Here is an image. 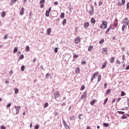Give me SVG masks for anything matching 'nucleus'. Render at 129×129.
I'll list each match as a JSON object with an SVG mask.
<instances>
[{
	"mask_svg": "<svg viewBox=\"0 0 129 129\" xmlns=\"http://www.w3.org/2000/svg\"><path fill=\"white\" fill-rule=\"evenodd\" d=\"M100 28L101 29H107V22L105 21H103L102 22V24L100 25Z\"/></svg>",
	"mask_w": 129,
	"mask_h": 129,
	"instance_id": "f257e3e1",
	"label": "nucleus"
},
{
	"mask_svg": "<svg viewBox=\"0 0 129 129\" xmlns=\"http://www.w3.org/2000/svg\"><path fill=\"white\" fill-rule=\"evenodd\" d=\"M129 20L128 18H126L123 21L121 22V24L123 25L124 24L126 26H128Z\"/></svg>",
	"mask_w": 129,
	"mask_h": 129,
	"instance_id": "f03ea898",
	"label": "nucleus"
},
{
	"mask_svg": "<svg viewBox=\"0 0 129 129\" xmlns=\"http://www.w3.org/2000/svg\"><path fill=\"white\" fill-rule=\"evenodd\" d=\"M89 13H90V16H92V15L94 14V8H93V7L92 6L91 7V8L89 11Z\"/></svg>",
	"mask_w": 129,
	"mask_h": 129,
	"instance_id": "7ed1b4c3",
	"label": "nucleus"
},
{
	"mask_svg": "<svg viewBox=\"0 0 129 129\" xmlns=\"http://www.w3.org/2000/svg\"><path fill=\"white\" fill-rule=\"evenodd\" d=\"M80 37L78 36L76 38L75 40V43H76V44H79V43H80Z\"/></svg>",
	"mask_w": 129,
	"mask_h": 129,
	"instance_id": "20e7f679",
	"label": "nucleus"
},
{
	"mask_svg": "<svg viewBox=\"0 0 129 129\" xmlns=\"http://www.w3.org/2000/svg\"><path fill=\"white\" fill-rule=\"evenodd\" d=\"M51 9H52V8L50 7L49 8L48 10L46 11L45 16L46 17H49V16H50V12H51Z\"/></svg>",
	"mask_w": 129,
	"mask_h": 129,
	"instance_id": "39448f33",
	"label": "nucleus"
},
{
	"mask_svg": "<svg viewBox=\"0 0 129 129\" xmlns=\"http://www.w3.org/2000/svg\"><path fill=\"white\" fill-rule=\"evenodd\" d=\"M87 93V92L86 91L85 92L83 93V94L81 96V99H85V98H86V94Z\"/></svg>",
	"mask_w": 129,
	"mask_h": 129,
	"instance_id": "423d86ee",
	"label": "nucleus"
},
{
	"mask_svg": "<svg viewBox=\"0 0 129 129\" xmlns=\"http://www.w3.org/2000/svg\"><path fill=\"white\" fill-rule=\"evenodd\" d=\"M15 108L16 110V114H19V112H20V110L19 109L21 108V107H20V106L17 107V106H15Z\"/></svg>",
	"mask_w": 129,
	"mask_h": 129,
	"instance_id": "0eeeda50",
	"label": "nucleus"
},
{
	"mask_svg": "<svg viewBox=\"0 0 129 129\" xmlns=\"http://www.w3.org/2000/svg\"><path fill=\"white\" fill-rule=\"evenodd\" d=\"M97 75H98V72L94 73V74H93V75L92 76V78L91 79V81H92V80H93V79H95V77L97 76Z\"/></svg>",
	"mask_w": 129,
	"mask_h": 129,
	"instance_id": "6e6552de",
	"label": "nucleus"
},
{
	"mask_svg": "<svg viewBox=\"0 0 129 129\" xmlns=\"http://www.w3.org/2000/svg\"><path fill=\"white\" fill-rule=\"evenodd\" d=\"M102 52H103V54H105V55H106L107 54V52H108L107 48H106V47L103 48Z\"/></svg>",
	"mask_w": 129,
	"mask_h": 129,
	"instance_id": "1a4fd4ad",
	"label": "nucleus"
},
{
	"mask_svg": "<svg viewBox=\"0 0 129 129\" xmlns=\"http://www.w3.org/2000/svg\"><path fill=\"white\" fill-rule=\"evenodd\" d=\"M62 123L64 126H65L66 128L70 129V127H69V126H68V125L67 124L66 122L65 121L63 120L62 121Z\"/></svg>",
	"mask_w": 129,
	"mask_h": 129,
	"instance_id": "9d476101",
	"label": "nucleus"
},
{
	"mask_svg": "<svg viewBox=\"0 0 129 129\" xmlns=\"http://www.w3.org/2000/svg\"><path fill=\"white\" fill-rule=\"evenodd\" d=\"M75 73L76 74H79V73H80V68H77L75 70Z\"/></svg>",
	"mask_w": 129,
	"mask_h": 129,
	"instance_id": "9b49d317",
	"label": "nucleus"
},
{
	"mask_svg": "<svg viewBox=\"0 0 129 129\" xmlns=\"http://www.w3.org/2000/svg\"><path fill=\"white\" fill-rule=\"evenodd\" d=\"M110 30H111V25H110L109 28L107 29V30L105 32V34L106 35H107V34H108V32H109V31H110Z\"/></svg>",
	"mask_w": 129,
	"mask_h": 129,
	"instance_id": "f8f14e48",
	"label": "nucleus"
},
{
	"mask_svg": "<svg viewBox=\"0 0 129 129\" xmlns=\"http://www.w3.org/2000/svg\"><path fill=\"white\" fill-rule=\"evenodd\" d=\"M59 94L58 92H55L54 93V97L55 98H58L59 97Z\"/></svg>",
	"mask_w": 129,
	"mask_h": 129,
	"instance_id": "ddd939ff",
	"label": "nucleus"
},
{
	"mask_svg": "<svg viewBox=\"0 0 129 129\" xmlns=\"http://www.w3.org/2000/svg\"><path fill=\"white\" fill-rule=\"evenodd\" d=\"M84 28H88V27H89V23L85 22L84 24Z\"/></svg>",
	"mask_w": 129,
	"mask_h": 129,
	"instance_id": "4468645a",
	"label": "nucleus"
},
{
	"mask_svg": "<svg viewBox=\"0 0 129 129\" xmlns=\"http://www.w3.org/2000/svg\"><path fill=\"white\" fill-rule=\"evenodd\" d=\"M24 7H22L21 8V10L20 13L21 16H23V15H24Z\"/></svg>",
	"mask_w": 129,
	"mask_h": 129,
	"instance_id": "2eb2a0df",
	"label": "nucleus"
},
{
	"mask_svg": "<svg viewBox=\"0 0 129 129\" xmlns=\"http://www.w3.org/2000/svg\"><path fill=\"white\" fill-rule=\"evenodd\" d=\"M18 0H11L10 5L11 6H13V5H14L16 2H17Z\"/></svg>",
	"mask_w": 129,
	"mask_h": 129,
	"instance_id": "dca6fc26",
	"label": "nucleus"
},
{
	"mask_svg": "<svg viewBox=\"0 0 129 129\" xmlns=\"http://www.w3.org/2000/svg\"><path fill=\"white\" fill-rule=\"evenodd\" d=\"M88 51L89 52H90L91 51H92V50H93V46L92 45H90L89 48H88Z\"/></svg>",
	"mask_w": 129,
	"mask_h": 129,
	"instance_id": "f3484780",
	"label": "nucleus"
},
{
	"mask_svg": "<svg viewBox=\"0 0 129 129\" xmlns=\"http://www.w3.org/2000/svg\"><path fill=\"white\" fill-rule=\"evenodd\" d=\"M51 28H48L47 30V35H51Z\"/></svg>",
	"mask_w": 129,
	"mask_h": 129,
	"instance_id": "a211bd4d",
	"label": "nucleus"
},
{
	"mask_svg": "<svg viewBox=\"0 0 129 129\" xmlns=\"http://www.w3.org/2000/svg\"><path fill=\"white\" fill-rule=\"evenodd\" d=\"M17 52H18V47H16L14 49L13 53H14V54H15V53H17Z\"/></svg>",
	"mask_w": 129,
	"mask_h": 129,
	"instance_id": "6ab92c4d",
	"label": "nucleus"
},
{
	"mask_svg": "<svg viewBox=\"0 0 129 129\" xmlns=\"http://www.w3.org/2000/svg\"><path fill=\"white\" fill-rule=\"evenodd\" d=\"M95 102H96V100H95V99L93 100V101L90 103L91 105H94V103H95Z\"/></svg>",
	"mask_w": 129,
	"mask_h": 129,
	"instance_id": "aec40b11",
	"label": "nucleus"
},
{
	"mask_svg": "<svg viewBox=\"0 0 129 129\" xmlns=\"http://www.w3.org/2000/svg\"><path fill=\"white\" fill-rule=\"evenodd\" d=\"M101 80V75H99L97 78V81L98 82H99V81H100Z\"/></svg>",
	"mask_w": 129,
	"mask_h": 129,
	"instance_id": "412c9836",
	"label": "nucleus"
},
{
	"mask_svg": "<svg viewBox=\"0 0 129 129\" xmlns=\"http://www.w3.org/2000/svg\"><path fill=\"white\" fill-rule=\"evenodd\" d=\"M1 16H2V18H5V17L6 16V12L3 11L1 14Z\"/></svg>",
	"mask_w": 129,
	"mask_h": 129,
	"instance_id": "4be33fe9",
	"label": "nucleus"
},
{
	"mask_svg": "<svg viewBox=\"0 0 129 129\" xmlns=\"http://www.w3.org/2000/svg\"><path fill=\"white\" fill-rule=\"evenodd\" d=\"M105 67H106V61H105L102 65V69H104V68H105Z\"/></svg>",
	"mask_w": 129,
	"mask_h": 129,
	"instance_id": "5701e85b",
	"label": "nucleus"
},
{
	"mask_svg": "<svg viewBox=\"0 0 129 129\" xmlns=\"http://www.w3.org/2000/svg\"><path fill=\"white\" fill-rule=\"evenodd\" d=\"M110 92H111V90L108 89L106 91V93L107 95H108V94H109L110 93Z\"/></svg>",
	"mask_w": 129,
	"mask_h": 129,
	"instance_id": "b1692460",
	"label": "nucleus"
},
{
	"mask_svg": "<svg viewBox=\"0 0 129 129\" xmlns=\"http://www.w3.org/2000/svg\"><path fill=\"white\" fill-rule=\"evenodd\" d=\"M91 23L92 24H95V19H94V18H92L91 20Z\"/></svg>",
	"mask_w": 129,
	"mask_h": 129,
	"instance_id": "393cba45",
	"label": "nucleus"
},
{
	"mask_svg": "<svg viewBox=\"0 0 129 129\" xmlns=\"http://www.w3.org/2000/svg\"><path fill=\"white\" fill-rule=\"evenodd\" d=\"M65 17V14L64 13H62L60 14V18L61 19H63Z\"/></svg>",
	"mask_w": 129,
	"mask_h": 129,
	"instance_id": "a878e982",
	"label": "nucleus"
},
{
	"mask_svg": "<svg viewBox=\"0 0 129 129\" xmlns=\"http://www.w3.org/2000/svg\"><path fill=\"white\" fill-rule=\"evenodd\" d=\"M14 90L16 94H18V93H19V89L18 88L14 89Z\"/></svg>",
	"mask_w": 129,
	"mask_h": 129,
	"instance_id": "bb28decb",
	"label": "nucleus"
},
{
	"mask_svg": "<svg viewBox=\"0 0 129 129\" xmlns=\"http://www.w3.org/2000/svg\"><path fill=\"white\" fill-rule=\"evenodd\" d=\"M104 126H105V127H108V126H109V124H108V123H104L103 124Z\"/></svg>",
	"mask_w": 129,
	"mask_h": 129,
	"instance_id": "cd10ccee",
	"label": "nucleus"
},
{
	"mask_svg": "<svg viewBox=\"0 0 129 129\" xmlns=\"http://www.w3.org/2000/svg\"><path fill=\"white\" fill-rule=\"evenodd\" d=\"M110 63H113L114 62V57H111L110 60Z\"/></svg>",
	"mask_w": 129,
	"mask_h": 129,
	"instance_id": "c85d7f7f",
	"label": "nucleus"
},
{
	"mask_svg": "<svg viewBox=\"0 0 129 129\" xmlns=\"http://www.w3.org/2000/svg\"><path fill=\"white\" fill-rule=\"evenodd\" d=\"M70 120H74L75 119V116H72L70 118Z\"/></svg>",
	"mask_w": 129,
	"mask_h": 129,
	"instance_id": "c756f323",
	"label": "nucleus"
},
{
	"mask_svg": "<svg viewBox=\"0 0 129 129\" xmlns=\"http://www.w3.org/2000/svg\"><path fill=\"white\" fill-rule=\"evenodd\" d=\"M26 52H29V51H30V47H29V46L26 47Z\"/></svg>",
	"mask_w": 129,
	"mask_h": 129,
	"instance_id": "7c9ffc66",
	"label": "nucleus"
},
{
	"mask_svg": "<svg viewBox=\"0 0 129 129\" xmlns=\"http://www.w3.org/2000/svg\"><path fill=\"white\" fill-rule=\"evenodd\" d=\"M117 113H119V114H124V112L123 111H117Z\"/></svg>",
	"mask_w": 129,
	"mask_h": 129,
	"instance_id": "2f4dec72",
	"label": "nucleus"
},
{
	"mask_svg": "<svg viewBox=\"0 0 129 129\" xmlns=\"http://www.w3.org/2000/svg\"><path fill=\"white\" fill-rule=\"evenodd\" d=\"M125 95V93H124V92L122 91L121 92V95L120 96H124Z\"/></svg>",
	"mask_w": 129,
	"mask_h": 129,
	"instance_id": "473e14b6",
	"label": "nucleus"
},
{
	"mask_svg": "<svg viewBox=\"0 0 129 129\" xmlns=\"http://www.w3.org/2000/svg\"><path fill=\"white\" fill-rule=\"evenodd\" d=\"M104 42V39H102L100 41H99V44H103Z\"/></svg>",
	"mask_w": 129,
	"mask_h": 129,
	"instance_id": "72a5a7b5",
	"label": "nucleus"
},
{
	"mask_svg": "<svg viewBox=\"0 0 129 129\" xmlns=\"http://www.w3.org/2000/svg\"><path fill=\"white\" fill-rule=\"evenodd\" d=\"M107 101H108V98H106L103 103L104 105H105V104H106V103L107 102Z\"/></svg>",
	"mask_w": 129,
	"mask_h": 129,
	"instance_id": "f704fd0d",
	"label": "nucleus"
},
{
	"mask_svg": "<svg viewBox=\"0 0 129 129\" xmlns=\"http://www.w3.org/2000/svg\"><path fill=\"white\" fill-rule=\"evenodd\" d=\"M81 64H82V65L86 64V60H82Z\"/></svg>",
	"mask_w": 129,
	"mask_h": 129,
	"instance_id": "c9c22d12",
	"label": "nucleus"
},
{
	"mask_svg": "<svg viewBox=\"0 0 129 129\" xmlns=\"http://www.w3.org/2000/svg\"><path fill=\"white\" fill-rule=\"evenodd\" d=\"M128 109V107H123L122 109H121V110H127Z\"/></svg>",
	"mask_w": 129,
	"mask_h": 129,
	"instance_id": "e433bc0d",
	"label": "nucleus"
},
{
	"mask_svg": "<svg viewBox=\"0 0 129 129\" xmlns=\"http://www.w3.org/2000/svg\"><path fill=\"white\" fill-rule=\"evenodd\" d=\"M125 115H124L121 116V118H122V119H125L126 118H127V117Z\"/></svg>",
	"mask_w": 129,
	"mask_h": 129,
	"instance_id": "4c0bfd02",
	"label": "nucleus"
},
{
	"mask_svg": "<svg viewBox=\"0 0 129 129\" xmlns=\"http://www.w3.org/2000/svg\"><path fill=\"white\" fill-rule=\"evenodd\" d=\"M78 57H79L78 54H74L73 55V58H76V59H77V58H78Z\"/></svg>",
	"mask_w": 129,
	"mask_h": 129,
	"instance_id": "58836bf2",
	"label": "nucleus"
},
{
	"mask_svg": "<svg viewBox=\"0 0 129 129\" xmlns=\"http://www.w3.org/2000/svg\"><path fill=\"white\" fill-rule=\"evenodd\" d=\"M48 105H49V104H48V102L45 103L44 107V108H46V107H48Z\"/></svg>",
	"mask_w": 129,
	"mask_h": 129,
	"instance_id": "ea45409f",
	"label": "nucleus"
},
{
	"mask_svg": "<svg viewBox=\"0 0 129 129\" xmlns=\"http://www.w3.org/2000/svg\"><path fill=\"white\" fill-rule=\"evenodd\" d=\"M81 116H83V114H81L79 115L78 118L79 119H82V118H81Z\"/></svg>",
	"mask_w": 129,
	"mask_h": 129,
	"instance_id": "a19ab883",
	"label": "nucleus"
},
{
	"mask_svg": "<svg viewBox=\"0 0 129 129\" xmlns=\"http://www.w3.org/2000/svg\"><path fill=\"white\" fill-rule=\"evenodd\" d=\"M21 71H25V66H22L21 67Z\"/></svg>",
	"mask_w": 129,
	"mask_h": 129,
	"instance_id": "79ce46f5",
	"label": "nucleus"
},
{
	"mask_svg": "<svg viewBox=\"0 0 129 129\" xmlns=\"http://www.w3.org/2000/svg\"><path fill=\"white\" fill-rule=\"evenodd\" d=\"M49 76H50V74H49V73L46 74V75H45V78L48 79V78H49Z\"/></svg>",
	"mask_w": 129,
	"mask_h": 129,
	"instance_id": "37998d69",
	"label": "nucleus"
},
{
	"mask_svg": "<svg viewBox=\"0 0 129 129\" xmlns=\"http://www.w3.org/2000/svg\"><path fill=\"white\" fill-rule=\"evenodd\" d=\"M85 88V85H83L81 86V90H84V89Z\"/></svg>",
	"mask_w": 129,
	"mask_h": 129,
	"instance_id": "c03bdc74",
	"label": "nucleus"
},
{
	"mask_svg": "<svg viewBox=\"0 0 129 129\" xmlns=\"http://www.w3.org/2000/svg\"><path fill=\"white\" fill-rule=\"evenodd\" d=\"M125 29V25H123L122 27V31H124V29Z\"/></svg>",
	"mask_w": 129,
	"mask_h": 129,
	"instance_id": "a18cd8bd",
	"label": "nucleus"
},
{
	"mask_svg": "<svg viewBox=\"0 0 129 129\" xmlns=\"http://www.w3.org/2000/svg\"><path fill=\"white\" fill-rule=\"evenodd\" d=\"M66 24V20L65 19H63V22H62V25H65Z\"/></svg>",
	"mask_w": 129,
	"mask_h": 129,
	"instance_id": "49530a36",
	"label": "nucleus"
},
{
	"mask_svg": "<svg viewBox=\"0 0 129 129\" xmlns=\"http://www.w3.org/2000/svg\"><path fill=\"white\" fill-rule=\"evenodd\" d=\"M58 52V48L56 47L54 48V52L57 53Z\"/></svg>",
	"mask_w": 129,
	"mask_h": 129,
	"instance_id": "de8ad7c7",
	"label": "nucleus"
},
{
	"mask_svg": "<svg viewBox=\"0 0 129 129\" xmlns=\"http://www.w3.org/2000/svg\"><path fill=\"white\" fill-rule=\"evenodd\" d=\"M126 10H129V2L127 3Z\"/></svg>",
	"mask_w": 129,
	"mask_h": 129,
	"instance_id": "09e8293b",
	"label": "nucleus"
},
{
	"mask_svg": "<svg viewBox=\"0 0 129 129\" xmlns=\"http://www.w3.org/2000/svg\"><path fill=\"white\" fill-rule=\"evenodd\" d=\"M8 37H9V35H8V34L5 35L4 36V39H5V40H7V39H8Z\"/></svg>",
	"mask_w": 129,
	"mask_h": 129,
	"instance_id": "8fccbe9b",
	"label": "nucleus"
},
{
	"mask_svg": "<svg viewBox=\"0 0 129 129\" xmlns=\"http://www.w3.org/2000/svg\"><path fill=\"white\" fill-rule=\"evenodd\" d=\"M44 3H45V0H41L40 2V4H44Z\"/></svg>",
	"mask_w": 129,
	"mask_h": 129,
	"instance_id": "3c124183",
	"label": "nucleus"
},
{
	"mask_svg": "<svg viewBox=\"0 0 129 129\" xmlns=\"http://www.w3.org/2000/svg\"><path fill=\"white\" fill-rule=\"evenodd\" d=\"M20 59H24V55H21L20 56Z\"/></svg>",
	"mask_w": 129,
	"mask_h": 129,
	"instance_id": "603ef678",
	"label": "nucleus"
},
{
	"mask_svg": "<svg viewBox=\"0 0 129 129\" xmlns=\"http://www.w3.org/2000/svg\"><path fill=\"white\" fill-rule=\"evenodd\" d=\"M122 5H124L125 3V0H121Z\"/></svg>",
	"mask_w": 129,
	"mask_h": 129,
	"instance_id": "864d4df0",
	"label": "nucleus"
},
{
	"mask_svg": "<svg viewBox=\"0 0 129 129\" xmlns=\"http://www.w3.org/2000/svg\"><path fill=\"white\" fill-rule=\"evenodd\" d=\"M40 8L41 9H43V8H44V4H41Z\"/></svg>",
	"mask_w": 129,
	"mask_h": 129,
	"instance_id": "5fc2aeb1",
	"label": "nucleus"
},
{
	"mask_svg": "<svg viewBox=\"0 0 129 129\" xmlns=\"http://www.w3.org/2000/svg\"><path fill=\"white\" fill-rule=\"evenodd\" d=\"M114 27L115 28H116V27H117V23H114Z\"/></svg>",
	"mask_w": 129,
	"mask_h": 129,
	"instance_id": "6e6d98bb",
	"label": "nucleus"
},
{
	"mask_svg": "<svg viewBox=\"0 0 129 129\" xmlns=\"http://www.w3.org/2000/svg\"><path fill=\"white\" fill-rule=\"evenodd\" d=\"M99 6H101L102 5V2L100 1L98 3Z\"/></svg>",
	"mask_w": 129,
	"mask_h": 129,
	"instance_id": "4d7b16f0",
	"label": "nucleus"
},
{
	"mask_svg": "<svg viewBox=\"0 0 129 129\" xmlns=\"http://www.w3.org/2000/svg\"><path fill=\"white\" fill-rule=\"evenodd\" d=\"M11 103H10L9 104H8L7 105V107L9 108L11 106Z\"/></svg>",
	"mask_w": 129,
	"mask_h": 129,
	"instance_id": "13d9d810",
	"label": "nucleus"
},
{
	"mask_svg": "<svg viewBox=\"0 0 129 129\" xmlns=\"http://www.w3.org/2000/svg\"><path fill=\"white\" fill-rule=\"evenodd\" d=\"M1 129H6V126H5L4 125H2L1 126Z\"/></svg>",
	"mask_w": 129,
	"mask_h": 129,
	"instance_id": "bf43d9fd",
	"label": "nucleus"
},
{
	"mask_svg": "<svg viewBox=\"0 0 129 129\" xmlns=\"http://www.w3.org/2000/svg\"><path fill=\"white\" fill-rule=\"evenodd\" d=\"M106 86H107V84L105 83V84H104V88H106Z\"/></svg>",
	"mask_w": 129,
	"mask_h": 129,
	"instance_id": "052dcab7",
	"label": "nucleus"
},
{
	"mask_svg": "<svg viewBox=\"0 0 129 129\" xmlns=\"http://www.w3.org/2000/svg\"><path fill=\"white\" fill-rule=\"evenodd\" d=\"M122 5V4H121V3H120V2L118 3V6H119L120 7V6H121Z\"/></svg>",
	"mask_w": 129,
	"mask_h": 129,
	"instance_id": "680f3d73",
	"label": "nucleus"
},
{
	"mask_svg": "<svg viewBox=\"0 0 129 129\" xmlns=\"http://www.w3.org/2000/svg\"><path fill=\"white\" fill-rule=\"evenodd\" d=\"M35 129H39V125H37L35 127Z\"/></svg>",
	"mask_w": 129,
	"mask_h": 129,
	"instance_id": "e2e57ef3",
	"label": "nucleus"
},
{
	"mask_svg": "<svg viewBox=\"0 0 129 129\" xmlns=\"http://www.w3.org/2000/svg\"><path fill=\"white\" fill-rule=\"evenodd\" d=\"M116 63H117V64H120V61H119V60H116Z\"/></svg>",
	"mask_w": 129,
	"mask_h": 129,
	"instance_id": "0e129e2a",
	"label": "nucleus"
},
{
	"mask_svg": "<svg viewBox=\"0 0 129 129\" xmlns=\"http://www.w3.org/2000/svg\"><path fill=\"white\" fill-rule=\"evenodd\" d=\"M127 104L128 106H129V99H127Z\"/></svg>",
	"mask_w": 129,
	"mask_h": 129,
	"instance_id": "69168bd1",
	"label": "nucleus"
},
{
	"mask_svg": "<svg viewBox=\"0 0 129 129\" xmlns=\"http://www.w3.org/2000/svg\"><path fill=\"white\" fill-rule=\"evenodd\" d=\"M54 5H55V6H57V5H58V2H55L54 3Z\"/></svg>",
	"mask_w": 129,
	"mask_h": 129,
	"instance_id": "338daca9",
	"label": "nucleus"
},
{
	"mask_svg": "<svg viewBox=\"0 0 129 129\" xmlns=\"http://www.w3.org/2000/svg\"><path fill=\"white\" fill-rule=\"evenodd\" d=\"M125 70H129V65L126 67Z\"/></svg>",
	"mask_w": 129,
	"mask_h": 129,
	"instance_id": "774afa93",
	"label": "nucleus"
}]
</instances>
